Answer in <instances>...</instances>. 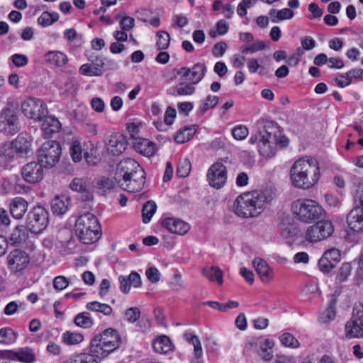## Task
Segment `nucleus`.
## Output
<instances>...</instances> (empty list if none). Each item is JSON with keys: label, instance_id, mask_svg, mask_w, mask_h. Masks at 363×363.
Returning <instances> with one entry per match:
<instances>
[{"label": "nucleus", "instance_id": "obj_9", "mask_svg": "<svg viewBox=\"0 0 363 363\" xmlns=\"http://www.w3.org/2000/svg\"><path fill=\"white\" fill-rule=\"evenodd\" d=\"M20 130L18 113L16 108L6 106L0 111V132L13 135Z\"/></svg>", "mask_w": 363, "mask_h": 363}, {"label": "nucleus", "instance_id": "obj_10", "mask_svg": "<svg viewBox=\"0 0 363 363\" xmlns=\"http://www.w3.org/2000/svg\"><path fill=\"white\" fill-rule=\"evenodd\" d=\"M22 113L29 119L40 121L48 115L45 103L36 98H28L24 100L21 106Z\"/></svg>", "mask_w": 363, "mask_h": 363}, {"label": "nucleus", "instance_id": "obj_3", "mask_svg": "<svg viewBox=\"0 0 363 363\" xmlns=\"http://www.w3.org/2000/svg\"><path fill=\"white\" fill-rule=\"evenodd\" d=\"M122 344L119 333L109 328L94 336L90 343V352L99 359H104Z\"/></svg>", "mask_w": 363, "mask_h": 363}, {"label": "nucleus", "instance_id": "obj_20", "mask_svg": "<svg viewBox=\"0 0 363 363\" xmlns=\"http://www.w3.org/2000/svg\"><path fill=\"white\" fill-rule=\"evenodd\" d=\"M145 180V173L144 172L140 174H133L127 178H121L116 181L123 189L129 192H138L143 188Z\"/></svg>", "mask_w": 363, "mask_h": 363}, {"label": "nucleus", "instance_id": "obj_21", "mask_svg": "<svg viewBox=\"0 0 363 363\" xmlns=\"http://www.w3.org/2000/svg\"><path fill=\"white\" fill-rule=\"evenodd\" d=\"M161 224L169 232L182 235L190 230L188 223L177 218H164L162 220Z\"/></svg>", "mask_w": 363, "mask_h": 363}, {"label": "nucleus", "instance_id": "obj_37", "mask_svg": "<svg viewBox=\"0 0 363 363\" xmlns=\"http://www.w3.org/2000/svg\"><path fill=\"white\" fill-rule=\"evenodd\" d=\"M59 14L56 12L50 13L44 11L38 18V23L43 27H48L52 25L59 20Z\"/></svg>", "mask_w": 363, "mask_h": 363}, {"label": "nucleus", "instance_id": "obj_35", "mask_svg": "<svg viewBox=\"0 0 363 363\" xmlns=\"http://www.w3.org/2000/svg\"><path fill=\"white\" fill-rule=\"evenodd\" d=\"M62 340L67 345H74L81 343L84 340V335L80 333L66 331L62 334Z\"/></svg>", "mask_w": 363, "mask_h": 363}, {"label": "nucleus", "instance_id": "obj_31", "mask_svg": "<svg viewBox=\"0 0 363 363\" xmlns=\"http://www.w3.org/2000/svg\"><path fill=\"white\" fill-rule=\"evenodd\" d=\"M202 272L209 281L216 282L219 285L223 284V273L218 267H204Z\"/></svg>", "mask_w": 363, "mask_h": 363}, {"label": "nucleus", "instance_id": "obj_64", "mask_svg": "<svg viewBox=\"0 0 363 363\" xmlns=\"http://www.w3.org/2000/svg\"><path fill=\"white\" fill-rule=\"evenodd\" d=\"M173 27L183 28L189 23V18L183 14H177L173 16L172 18Z\"/></svg>", "mask_w": 363, "mask_h": 363}, {"label": "nucleus", "instance_id": "obj_33", "mask_svg": "<svg viewBox=\"0 0 363 363\" xmlns=\"http://www.w3.org/2000/svg\"><path fill=\"white\" fill-rule=\"evenodd\" d=\"M185 340L194 347V354L196 357H202L203 349L199 337L191 332L184 334Z\"/></svg>", "mask_w": 363, "mask_h": 363}, {"label": "nucleus", "instance_id": "obj_56", "mask_svg": "<svg viewBox=\"0 0 363 363\" xmlns=\"http://www.w3.org/2000/svg\"><path fill=\"white\" fill-rule=\"evenodd\" d=\"M125 319L128 323H134L138 320L140 316V311L138 307H131L125 312Z\"/></svg>", "mask_w": 363, "mask_h": 363}, {"label": "nucleus", "instance_id": "obj_15", "mask_svg": "<svg viewBox=\"0 0 363 363\" xmlns=\"http://www.w3.org/2000/svg\"><path fill=\"white\" fill-rule=\"evenodd\" d=\"M207 179L211 186L218 189L222 188L227 180L225 166L221 162L212 164L208 170Z\"/></svg>", "mask_w": 363, "mask_h": 363}, {"label": "nucleus", "instance_id": "obj_41", "mask_svg": "<svg viewBox=\"0 0 363 363\" xmlns=\"http://www.w3.org/2000/svg\"><path fill=\"white\" fill-rule=\"evenodd\" d=\"M119 21L120 28L122 30L129 31L135 26V19L133 17L127 16L125 13H119L116 17Z\"/></svg>", "mask_w": 363, "mask_h": 363}, {"label": "nucleus", "instance_id": "obj_22", "mask_svg": "<svg viewBox=\"0 0 363 363\" xmlns=\"http://www.w3.org/2000/svg\"><path fill=\"white\" fill-rule=\"evenodd\" d=\"M253 266L263 282L269 283L273 279L272 269L262 258L257 257L253 260Z\"/></svg>", "mask_w": 363, "mask_h": 363}, {"label": "nucleus", "instance_id": "obj_48", "mask_svg": "<svg viewBox=\"0 0 363 363\" xmlns=\"http://www.w3.org/2000/svg\"><path fill=\"white\" fill-rule=\"evenodd\" d=\"M265 48V44L262 40H257L254 42L252 45H242L240 48V51L243 54L247 53H255L258 51L264 50Z\"/></svg>", "mask_w": 363, "mask_h": 363}, {"label": "nucleus", "instance_id": "obj_8", "mask_svg": "<svg viewBox=\"0 0 363 363\" xmlns=\"http://www.w3.org/2000/svg\"><path fill=\"white\" fill-rule=\"evenodd\" d=\"M48 211L40 206L33 208L26 218V228L33 233L43 232L49 223Z\"/></svg>", "mask_w": 363, "mask_h": 363}, {"label": "nucleus", "instance_id": "obj_23", "mask_svg": "<svg viewBox=\"0 0 363 363\" xmlns=\"http://www.w3.org/2000/svg\"><path fill=\"white\" fill-rule=\"evenodd\" d=\"M133 147L138 153L148 157L155 152V144L145 138H135Z\"/></svg>", "mask_w": 363, "mask_h": 363}, {"label": "nucleus", "instance_id": "obj_39", "mask_svg": "<svg viewBox=\"0 0 363 363\" xmlns=\"http://www.w3.org/2000/svg\"><path fill=\"white\" fill-rule=\"evenodd\" d=\"M84 146L86 147V150L84 152V157L86 162L90 165L96 164L97 160L96 157H93V155L97 150V145L92 141H88L84 143Z\"/></svg>", "mask_w": 363, "mask_h": 363}, {"label": "nucleus", "instance_id": "obj_30", "mask_svg": "<svg viewBox=\"0 0 363 363\" xmlns=\"http://www.w3.org/2000/svg\"><path fill=\"white\" fill-rule=\"evenodd\" d=\"M153 348L157 353L166 354L172 350L173 346L169 338L162 335L153 342Z\"/></svg>", "mask_w": 363, "mask_h": 363}, {"label": "nucleus", "instance_id": "obj_25", "mask_svg": "<svg viewBox=\"0 0 363 363\" xmlns=\"http://www.w3.org/2000/svg\"><path fill=\"white\" fill-rule=\"evenodd\" d=\"M71 205V199L67 195H57L52 201L51 208L54 214L63 215L69 209Z\"/></svg>", "mask_w": 363, "mask_h": 363}, {"label": "nucleus", "instance_id": "obj_53", "mask_svg": "<svg viewBox=\"0 0 363 363\" xmlns=\"http://www.w3.org/2000/svg\"><path fill=\"white\" fill-rule=\"evenodd\" d=\"M157 37L158 40L156 43L157 47L159 50H165L167 49L170 43V35L168 33L165 31H159L157 33Z\"/></svg>", "mask_w": 363, "mask_h": 363}, {"label": "nucleus", "instance_id": "obj_34", "mask_svg": "<svg viewBox=\"0 0 363 363\" xmlns=\"http://www.w3.org/2000/svg\"><path fill=\"white\" fill-rule=\"evenodd\" d=\"M18 334L11 328L0 329V343L11 345L16 342Z\"/></svg>", "mask_w": 363, "mask_h": 363}, {"label": "nucleus", "instance_id": "obj_61", "mask_svg": "<svg viewBox=\"0 0 363 363\" xmlns=\"http://www.w3.org/2000/svg\"><path fill=\"white\" fill-rule=\"evenodd\" d=\"M248 128L243 125L236 126L233 130V135L236 140H243L248 135Z\"/></svg>", "mask_w": 363, "mask_h": 363}, {"label": "nucleus", "instance_id": "obj_6", "mask_svg": "<svg viewBox=\"0 0 363 363\" xmlns=\"http://www.w3.org/2000/svg\"><path fill=\"white\" fill-rule=\"evenodd\" d=\"M62 155V147L55 140L44 143L38 150L39 162L45 168L55 167L60 161Z\"/></svg>", "mask_w": 363, "mask_h": 363}, {"label": "nucleus", "instance_id": "obj_44", "mask_svg": "<svg viewBox=\"0 0 363 363\" xmlns=\"http://www.w3.org/2000/svg\"><path fill=\"white\" fill-rule=\"evenodd\" d=\"M86 307L89 311L101 313L106 315H109L112 313V308L109 305L98 301L89 302Z\"/></svg>", "mask_w": 363, "mask_h": 363}, {"label": "nucleus", "instance_id": "obj_13", "mask_svg": "<svg viewBox=\"0 0 363 363\" xmlns=\"http://www.w3.org/2000/svg\"><path fill=\"white\" fill-rule=\"evenodd\" d=\"M357 205L347 216L349 228L357 233L363 232V190L357 196Z\"/></svg>", "mask_w": 363, "mask_h": 363}, {"label": "nucleus", "instance_id": "obj_1", "mask_svg": "<svg viewBox=\"0 0 363 363\" xmlns=\"http://www.w3.org/2000/svg\"><path fill=\"white\" fill-rule=\"evenodd\" d=\"M320 177L318 160L311 157L297 160L290 169V179L293 186L307 190L313 187Z\"/></svg>", "mask_w": 363, "mask_h": 363}, {"label": "nucleus", "instance_id": "obj_43", "mask_svg": "<svg viewBox=\"0 0 363 363\" xmlns=\"http://www.w3.org/2000/svg\"><path fill=\"white\" fill-rule=\"evenodd\" d=\"M196 133L195 127H187L177 132L174 137L176 142L179 143H184L191 140Z\"/></svg>", "mask_w": 363, "mask_h": 363}, {"label": "nucleus", "instance_id": "obj_17", "mask_svg": "<svg viewBox=\"0 0 363 363\" xmlns=\"http://www.w3.org/2000/svg\"><path fill=\"white\" fill-rule=\"evenodd\" d=\"M145 171L140 165L133 159L126 158L120 162L117 166L115 179L127 178L133 174H140Z\"/></svg>", "mask_w": 363, "mask_h": 363}, {"label": "nucleus", "instance_id": "obj_14", "mask_svg": "<svg viewBox=\"0 0 363 363\" xmlns=\"http://www.w3.org/2000/svg\"><path fill=\"white\" fill-rule=\"evenodd\" d=\"M9 270L17 274L23 271L30 263V257L25 251L15 249L9 252L6 257Z\"/></svg>", "mask_w": 363, "mask_h": 363}, {"label": "nucleus", "instance_id": "obj_40", "mask_svg": "<svg viewBox=\"0 0 363 363\" xmlns=\"http://www.w3.org/2000/svg\"><path fill=\"white\" fill-rule=\"evenodd\" d=\"M70 188L75 191L89 193L90 184L86 179L74 178L69 184Z\"/></svg>", "mask_w": 363, "mask_h": 363}, {"label": "nucleus", "instance_id": "obj_12", "mask_svg": "<svg viewBox=\"0 0 363 363\" xmlns=\"http://www.w3.org/2000/svg\"><path fill=\"white\" fill-rule=\"evenodd\" d=\"M345 330L349 339L363 337V311L353 309L351 318L345 325Z\"/></svg>", "mask_w": 363, "mask_h": 363}, {"label": "nucleus", "instance_id": "obj_11", "mask_svg": "<svg viewBox=\"0 0 363 363\" xmlns=\"http://www.w3.org/2000/svg\"><path fill=\"white\" fill-rule=\"evenodd\" d=\"M334 232L331 221L323 220L309 226L305 233V239L309 242H318L330 237Z\"/></svg>", "mask_w": 363, "mask_h": 363}, {"label": "nucleus", "instance_id": "obj_54", "mask_svg": "<svg viewBox=\"0 0 363 363\" xmlns=\"http://www.w3.org/2000/svg\"><path fill=\"white\" fill-rule=\"evenodd\" d=\"M281 344L286 347L297 348L299 346V342L291 333H285L279 337Z\"/></svg>", "mask_w": 363, "mask_h": 363}, {"label": "nucleus", "instance_id": "obj_19", "mask_svg": "<svg viewBox=\"0 0 363 363\" xmlns=\"http://www.w3.org/2000/svg\"><path fill=\"white\" fill-rule=\"evenodd\" d=\"M43 167L40 162H30L25 164L21 169L23 179L30 184L40 182L43 178Z\"/></svg>", "mask_w": 363, "mask_h": 363}, {"label": "nucleus", "instance_id": "obj_50", "mask_svg": "<svg viewBox=\"0 0 363 363\" xmlns=\"http://www.w3.org/2000/svg\"><path fill=\"white\" fill-rule=\"evenodd\" d=\"M16 358L23 362L32 363L35 360V354L30 349L26 348L15 353Z\"/></svg>", "mask_w": 363, "mask_h": 363}, {"label": "nucleus", "instance_id": "obj_63", "mask_svg": "<svg viewBox=\"0 0 363 363\" xmlns=\"http://www.w3.org/2000/svg\"><path fill=\"white\" fill-rule=\"evenodd\" d=\"M227 48L228 45L226 43L223 41L217 43L214 45L213 48L212 54L216 57H220L223 55H224L227 50Z\"/></svg>", "mask_w": 363, "mask_h": 363}, {"label": "nucleus", "instance_id": "obj_16", "mask_svg": "<svg viewBox=\"0 0 363 363\" xmlns=\"http://www.w3.org/2000/svg\"><path fill=\"white\" fill-rule=\"evenodd\" d=\"M105 146L108 154L119 156L125 151L128 143L123 134L114 133L105 140Z\"/></svg>", "mask_w": 363, "mask_h": 363}, {"label": "nucleus", "instance_id": "obj_46", "mask_svg": "<svg viewBox=\"0 0 363 363\" xmlns=\"http://www.w3.org/2000/svg\"><path fill=\"white\" fill-rule=\"evenodd\" d=\"M96 357L91 352L80 353L71 357L70 363H98Z\"/></svg>", "mask_w": 363, "mask_h": 363}, {"label": "nucleus", "instance_id": "obj_2", "mask_svg": "<svg viewBox=\"0 0 363 363\" xmlns=\"http://www.w3.org/2000/svg\"><path fill=\"white\" fill-rule=\"evenodd\" d=\"M273 199L268 191H253L239 195L234 203L233 211L242 218H252L261 214Z\"/></svg>", "mask_w": 363, "mask_h": 363}, {"label": "nucleus", "instance_id": "obj_32", "mask_svg": "<svg viewBox=\"0 0 363 363\" xmlns=\"http://www.w3.org/2000/svg\"><path fill=\"white\" fill-rule=\"evenodd\" d=\"M206 72V67L201 63L196 64L191 69L189 80L191 84H196L204 77Z\"/></svg>", "mask_w": 363, "mask_h": 363}, {"label": "nucleus", "instance_id": "obj_28", "mask_svg": "<svg viewBox=\"0 0 363 363\" xmlns=\"http://www.w3.org/2000/svg\"><path fill=\"white\" fill-rule=\"evenodd\" d=\"M13 145L19 156L27 155L32 150L31 141L22 135H19L13 140Z\"/></svg>", "mask_w": 363, "mask_h": 363}, {"label": "nucleus", "instance_id": "obj_58", "mask_svg": "<svg viewBox=\"0 0 363 363\" xmlns=\"http://www.w3.org/2000/svg\"><path fill=\"white\" fill-rule=\"evenodd\" d=\"M218 102V97L216 96H208L200 106V111L205 113L209 108H213Z\"/></svg>", "mask_w": 363, "mask_h": 363}, {"label": "nucleus", "instance_id": "obj_51", "mask_svg": "<svg viewBox=\"0 0 363 363\" xmlns=\"http://www.w3.org/2000/svg\"><path fill=\"white\" fill-rule=\"evenodd\" d=\"M229 26L225 20H220L216 23V30H210L209 35L216 38L217 35H223L228 31Z\"/></svg>", "mask_w": 363, "mask_h": 363}, {"label": "nucleus", "instance_id": "obj_26", "mask_svg": "<svg viewBox=\"0 0 363 363\" xmlns=\"http://www.w3.org/2000/svg\"><path fill=\"white\" fill-rule=\"evenodd\" d=\"M28 203L21 197H16L10 203V213L15 219H21L28 210Z\"/></svg>", "mask_w": 363, "mask_h": 363}, {"label": "nucleus", "instance_id": "obj_7", "mask_svg": "<svg viewBox=\"0 0 363 363\" xmlns=\"http://www.w3.org/2000/svg\"><path fill=\"white\" fill-rule=\"evenodd\" d=\"M275 129L272 123L267 122L259 130V152L264 157H272L275 155Z\"/></svg>", "mask_w": 363, "mask_h": 363}, {"label": "nucleus", "instance_id": "obj_45", "mask_svg": "<svg viewBox=\"0 0 363 363\" xmlns=\"http://www.w3.org/2000/svg\"><path fill=\"white\" fill-rule=\"evenodd\" d=\"M79 73L82 75L89 77H98L103 74V71L100 68L95 67L92 64H84L79 68Z\"/></svg>", "mask_w": 363, "mask_h": 363}, {"label": "nucleus", "instance_id": "obj_49", "mask_svg": "<svg viewBox=\"0 0 363 363\" xmlns=\"http://www.w3.org/2000/svg\"><path fill=\"white\" fill-rule=\"evenodd\" d=\"M191 169V162L187 159L181 160L178 164L177 175L179 177H186Z\"/></svg>", "mask_w": 363, "mask_h": 363}, {"label": "nucleus", "instance_id": "obj_55", "mask_svg": "<svg viewBox=\"0 0 363 363\" xmlns=\"http://www.w3.org/2000/svg\"><path fill=\"white\" fill-rule=\"evenodd\" d=\"M352 272V266L350 263H343L338 269L336 279L339 282L345 281L350 275Z\"/></svg>", "mask_w": 363, "mask_h": 363}, {"label": "nucleus", "instance_id": "obj_38", "mask_svg": "<svg viewBox=\"0 0 363 363\" xmlns=\"http://www.w3.org/2000/svg\"><path fill=\"white\" fill-rule=\"evenodd\" d=\"M69 153L74 162H79L82 159V148L81 143L77 139L69 142Z\"/></svg>", "mask_w": 363, "mask_h": 363}, {"label": "nucleus", "instance_id": "obj_18", "mask_svg": "<svg viewBox=\"0 0 363 363\" xmlns=\"http://www.w3.org/2000/svg\"><path fill=\"white\" fill-rule=\"evenodd\" d=\"M340 259L341 254L338 249L333 247L327 250L318 260L320 270L328 273L335 267Z\"/></svg>", "mask_w": 363, "mask_h": 363}, {"label": "nucleus", "instance_id": "obj_42", "mask_svg": "<svg viewBox=\"0 0 363 363\" xmlns=\"http://www.w3.org/2000/svg\"><path fill=\"white\" fill-rule=\"evenodd\" d=\"M157 210V205L153 201H148L142 209L143 221L148 223Z\"/></svg>", "mask_w": 363, "mask_h": 363}, {"label": "nucleus", "instance_id": "obj_47", "mask_svg": "<svg viewBox=\"0 0 363 363\" xmlns=\"http://www.w3.org/2000/svg\"><path fill=\"white\" fill-rule=\"evenodd\" d=\"M75 324L83 328H89L93 325V320L88 313H79L74 318Z\"/></svg>", "mask_w": 363, "mask_h": 363}, {"label": "nucleus", "instance_id": "obj_36", "mask_svg": "<svg viewBox=\"0 0 363 363\" xmlns=\"http://www.w3.org/2000/svg\"><path fill=\"white\" fill-rule=\"evenodd\" d=\"M28 238V233L25 226H17L11 235V240L14 244H21L24 242Z\"/></svg>", "mask_w": 363, "mask_h": 363}, {"label": "nucleus", "instance_id": "obj_52", "mask_svg": "<svg viewBox=\"0 0 363 363\" xmlns=\"http://www.w3.org/2000/svg\"><path fill=\"white\" fill-rule=\"evenodd\" d=\"M174 90L179 96H189L194 93L195 87L190 83L181 82L175 86Z\"/></svg>", "mask_w": 363, "mask_h": 363}, {"label": "nucleus", "instance_id": "obj_4", "mask_svg": "<svg viewBox=\"0 0 363 363\" xmlns=\"http://www.w3.org/2000/svg\"><path fill=\"white\" fill-rule=\"evenodd\" d=\"M76 233L84 244L96 242L101 236V226L98 218L91 213L81 215L75 223Z\"/></svg>", "mask_w": 363, "mask_h": 363}, {"label": "nucleus", "instance_id": "obj_62", "mask_svg": "<svg viewBox=\"0 0 363 363\" xmlns=\"http://www.w3.org/2000/svg\"><path fill=\"white\" fill-rule=\"evenodd\" d=\"M114 186V182L107 177H101L97 182V187L103 192H106L108 190L111 189Z\"/></svg>", "mask_w": 363, "mask_h": 363}, {"label": "nucleus", "instance_id": "obj_57", "mask_svg": "<svg viewBox=\"0 0 363 363\" xmlns=\"http://www.w3.org/2000/svg\"><path fill=\"white\" fill-rule=\"evenodd\" d=\"M2 154L7 158L10 160H15L19 155L16 151V148H14V145H13V141L11 143H5L3 146Z\"/></svg>", "mask_w": 363, "mask_h": 363}, {"label": "nucleus", "instance_id": "obj_59", "mask_svg": "<svg viewBox=\"0 0 363 363\" xmlns=\"http://www.w3.org/2000/svg\"><path fill=\"white\" fill-rule=\"evenodd\" d=\"M69 284V279L62 275L57 276L53 279V286L57 291L65 289Z\"/></svg>", "mask_w": 363, "mask_h": 363}, {"label": "nucleus", "instance_id": "obj_60", "mask_svg": "<svg viewBox=\"0 0 363 363\" xmlns=\"http://www.w3.org/2000/svg\"><path fill=\"white\" fill-rule=\"evenodd\" d=\"M335 317V303L331 302L325 311L321 315L320 318L323 322L333 320Z\"/></svg>", "mask_w": 363, "mask_h": 363}, {"label": "nucleus", "instance_id": "obj_24", "mask_svg": "<svg viewBox=\"0 0 363 363\" xmlns=\"http://www.w3.org/2000/svg\"><path fill=\"white\" fill-rule=\"evenodd\" d=\"M42 121L41 130L44 138H50L61 130V123L55 117L46 116Z\"/></svg>", "mask_w": 363, "mask_h": 363}, {"label": "nucleus", "instance_id": "obj_27", "mask_svg": "<svg viewBox=\"0 0 363 363\" xmlns=\"http://www.w3.org/2000/svg\"><path fill=\"white\" fill-rule=\"evenodd\" d=\"M45 60L50 65L63 67L68 62L67 55L61 51H49L45 55Z\"/></svg>", "mask_w": 363, "mask_h": 363}, {"label": "nucleus", "instance_id": "obj_5", "mask_svg": "<svg viewBox=\"0 0 363 363\" xmlns=\"http://www.w3.org/2000/svg\"><path fill=\"white\" fill-rule=\"evenodd\" d=\"M291 211L299 220L308 223L319 219L325 213L324 209L318 202L306 199L294 201Z\"/></svg>", "mask_w": 363, "mask_h": 363}, {"label": "nucleus", "instance_id": "obj_29", "mask_svg": "<svg viewBox=\"0 0 363 363\" xmlns=\"http://www.w3.org/2000/svg\"><path fill=\"white\" fill-rule=\"evenodd\" d=\"M269 15L273 23H278L281 21L291 19L294 16V12L289 8H284L281 10L271 9Z\"/></svg>", "mask_w": 363, "mask_h": 363}]
</instances>
